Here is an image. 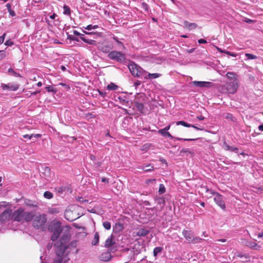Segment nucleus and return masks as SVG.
Returning a JSON list of instances; mask_svg holds the SVG:
<instances>
[{
  "instance_id": "nucleus-21",
  "label": "nucleus",
  "mask_w": 263,
  "mask_h": 263,
  "mask_svg": "<svg viewBox=\"0 0 263 263\" xmlns=\"http://www.w3.org/2000/svg\"><path fill=\"white\" fill-rule=\"evenodd\" d=\"M139 168L143 170L145 172H149L153 169V166L151 164H148L145 166H141Z\"/></svg>"
},
{
  "instance_id": "nucleus-40",
  "label": "nucleus",
  "mask_w": 263,
  "mask_h": 263,
  "mask_svg": "<svg viewBox=\"0 0 263 263\" xmlns=\"http://www.w3.org/2000/svg\"><path fill=\"white\" fill-rule=\"evenodd\" d=\"M6 56L5 52L4 50H0V60L3 59Z\"/></svg>"
},
{
  "instance_id": "nucleus-46",
  "label": "nucleus",
  "mask_w": 263,
  "mask_h": 263,
  "mask_svg": "<svg viewBox=\"0 0 263 263\" xmlns=\"http://www.w3.org/2000/svg\"><path fill=\"white\" fill-rule=\"evenodd\" d=\"M198 43L199 44H203V43H206V41L204 39H200L198 40Z\"/></svg>"
},
{
  "instance_id": "nucleus-33",
  "label": "nucleus",
  "mask_w": 263,
  "mask_h": 263,
  "mask_svg": "<svg viewBox=\"0 0 263 263\" xmlns=\"http://www.w3.org/2000/svg\"><path fill=\"white\" fill-rule=\"evenodd\" d=\"M225 149L228 150V151H234V152H235L236 153L237 152V151H238L237 148L234 147H232V146H229V145H226V146Z\"/></svg>"
},
{
  "instance_id": "nucleus-17",
  "label": "nucleus",
  "mask_w": 263,
  "mask_h": 263,
  "mask_svg": "<svg viewBox=\"0 0 263 263\" xmlns=\"http://www.w3.org/2000/svg\"><path fill=\"white\" fill-rule=\"evenodd\" d=\"M110 258V254L109 252H105L101 255V259L104 261H108Z\"/></svg>"
},
{
  "instance_id": "nucleus-34",
  "label": "nucleus",
  "mask_w": 263,
  "mask_h": 263,
  "mask_svg": "<svg viewBox=\"0 0 263 263\" xmlns=\"http://www.w3.org/2000/svg\"><path fill=\"white\" fill-rule=\"evenodd\" d=\"M44 174L46 177H49L50 176V170L48 167H46L44 168Z\"/></svg>"
},
{
  "instance_id": "nucleus-9",
  "label": "nucleus",
  "mask_w": 263,
  "mask_h": 263,
  "mask_svg": "<svg viewBox=\"0 0 263 263\" xmlns=\"http://www.w3.org/2000/svg\"><path fill=\"white\" fill-rule=\"evenodd\" d=\"M1 86L3 90L15 91L18 88L19 85L15 83H8L7 84H2Z\"/></svg>"
},
{
  "instance_id": "nucleus-47",
  "label": "nucleus",
  "mask_w": 263,
  "mask_h": 263,
  "mask_svg": "<svg viewBox=\"0 0 263 263\" xmlns=\"http://www.w3.org/2000/svg\"><path fill=\"white\" fill-rule=\"evenodd\" d=\"M32 138L33 137H34V138H40V137H41V134H32Z\"/></svg>"
},
{
  "instance_id": "nucleus-56",
  "label": "nucleus",
  "mask_w": 263,
  "mask_h": 263,
  "mask_svg": "<svg viewBox=\"0 0 263 263\" xmlns=\"http://www.w3.org/2000/svg\"><path fill=\"white\" fill-rule=\"evenodd\" d=\"M57 16V15L55 14V13H53V14L51 15L50 16V18L52 20H53L55 18V16Z\"/></svg>"
},
{
  "instance_id": "nucleus-41",
  "label": "nucleus",
  "mask_w": 263,
  "mask_h": 263,
  "mask_svg": "<svg viewBox=\"0 0 263 263\" xmlns=\"http://www.w3.org/2000/svg\"><path fill=\"white\" fill-rule=\"evenodd\" d=\"M242 21L243 22H245L247 23H253L254 22L253 20H250V19L247 18H243Z\"/></svg>"
},
{
  "instance_id": "nucleus-42",
  "label": "nucleus",
  "mask_w": 263,
  "mask_h": 263,
  "mask_svg": "<svg viewBox=\"0 0 263 263\" xmlns=\"http://www.w3.org/2000/svg\"><path fill=\"white\" fill-rule=\"evenodd\" d=\"M5 36H6V33H4L2 36H0V45L4 43Z\"/></svg>"
},
{
  "instance_id": "nucleus-37",
  "label": "nucleus",
  "mask_w": 263,
  "mask_h": 263,
  "mask_svg": "<svg viewBox=\"0 0 263 263\" xmlns=\"http://www.w3.org/2000/svg\"><path fill=\"white\" fill-rule=\"evenodd\" d=\"M136 107L139 110L142 111L143 108V105L142 103H137Z\"/></svg>"
},
{
  "instance_id": "nucleus-64",
  "label": "nucleus",
  "mask_w": 263,
  "mask_h": 263,
  "mask_svg": "<svg viewBox=\"0 0 263 263\" xmlns=\"http://www.w3.org/2000/svg\"><path fill=\"white\" fill-rule=\"evenodd\" d=\"M42 85V83L41 82H39L37 83V86L38 87H41Z\"/></svg>"
},
{
  "instance_id": "nucleus-2",
  "label": "nucleus",
  "mask_w": 263,
  "mask_h": 263,
  "mask_svg": "<svg viewBox=\"0 0 263 263\" xmlns=\"http://www.w3.org/2000/svg\"><path fill=\"white\" fill-rule=\"evenodd\" d=\"M128 68L131 73L135 77H140V74L142 68L134 63H130Z\"/></svg>"
},
{
  "instance_id": "nucleus-18",
  "label": "nucleus",
  "mask_w": 263,
  "mask_h": 263,
  "mask_svg": "<svg viewBox=\"0 0 263 263\" xmlns=\"http://www.w3.org/2000/svg\"><path fill=\"white\" fill-rule=\"evenodd\" d=\"M80 38L83 41L88 44L95 45L96 43V41L95 40L86 39L85 37H81Z\"/></svg>"
},
{
  "instance_id": "nucleus-20",
  "label": "nucleus",
  "mask_w": 263,
  "mask_h": 263,
  "mask_svg": "<svg viewBox=\"0 0 263 263\" xmlns=\"http://www.w3.org/2000/svg\"><path fill=\"white\" fill-rule=\"evenodd\" d=\"M149 231L145 229H140L137 232V235L139 236H144L148 233Z\"/></svg>"
},
{
  "instance_id": "nucleus-62",
  "label": "nucleus",
  "mask_w": 263,
  "mask_h": 263,
  "mask_svg": "<svg viewBox=\"0 0 263 263\" xmlns=\"http://www.w3.org/2000/svg\"><path fill=\"white\" fill-rule=\"evenodd\" d=\"M6 6H7V8H8V10H11V6H10V4H7L6 5Z\"/></svg>"
},
{
  "instance_id": "nucleus-44",
  "label": "nucleus",
  "mask_w": 263,
  "mask_h": 263,
  "mask_svg": "<svg viewBox=\"0 0 263 263\" xmlns=\"http://www.w3.org/2000/svg\"><path fill=\"white\" fill-rule=\"evenodd\" d=\"M23 137L24 138H28L29 139H31L32 138V134L31 135L26 134V135H23Z\"/></svg>"
},
{
  "instance_id": "nucleus-24",
  "label": "nucleus",
  "mask_w": 263,
  "mask_h": 263,
  "mask_svg": "<svg viewBox=\"0 0 263 263\" xmlns=\"http://www.w3.org/2000/svg\"><path fill=\"white\" fill-rule=\"evenodd\" d=\"M140 77L144 78L145 79H149V73L146 72V71L144 70L143 69L142 70V71L140 72Z\"/></svg>"
},
{
  "instance_id": "nucleus-32",
  "label": "nucleus",
  "mask_w": 263,
  "mask_h": 263,
  "mask_svg": "<svg viewBox=\"0 0 263 263\" xmlns=\"http://www.w3.org/2000/svg\"><path fill=\"white\" fill-rule=\"evenodd\" d=\"M162 250V248L161 247H156L154 250V255L155 256H157V255L160 253Z\"/></svg>"
},
{
  "instance_id": "nucleus-26",
  "label": "nucleus",
  "mask_w": 263,
  "mask_h": 263,
  "mask_svg": "<svg viewBox=\"0 0 263 263\" xmlns=\"http://www.w3.org/2000/svg\"><path fill=\"white\" fill-rule=\"evenodd\" d=\"M176 125H181L182 126H184L187 127H190L191 126V124H188L183 121H180L177 122L176 123Z\"/></svg>"
},
{
  "instance_id": "nucleus-61",
  "label": "nucleus",
  "mask_w": 263,
  "mask_h": 263,
  "mask_svg": "<svg viewBox=\"0 0 263 263\" xmlns=\"http://www.w3.org/2000/svg\"><path fill=\"white\" fill-rule=\"evenodd\" d=\"M40 91H34L33 92H31V95H36L37 93L40 92Z\"/></svg>"
},
{
  "instance_id": "nucleus-57",
  "label": "nucleus",
  "mask_w": 263,
  "mask_h": 263,
  "mask_svg": "<svg viewBox=\"0 0 263 263\" xmlns=\"http://www.w3.org/2000/svg\"><path fill=\"white\" fill-rule=\"evenodd\" d=\"M154 181H155V179H149V180L146 181V183H149L150 182H154Z\"/></svg>"
},
{
  "instance_id": "nucleus-43",
  "label": "nucleus",
  "mask_w": 263,
  "mask_h": 263,
  "mask_svg": "<svg viewBox=\"0 0 263 263\" xmlns=\"http://www.w3.org/2000/svg\"><path fill=\"white\" fill-rule=\"evenodd\" d=\"M46 89L48 91V92H52V91H54L52 86H47L46 87Z\"/></svg>"
},
{
  "instance_id": "nucleus-27",
  "label": "nucleus",
  "mask_w": 263,
  "mask_h": 263,
  "mask_svg": "<svg viewBox=\"0 0 263 263\" xmlns=\"http://www.w3.org/2000/svg\"><path fill=\"white\" fill-rule=\"evenodd\" d=\"M44 197L49 199L53 197V194L49 191H46L44 193Z\"/></svg>"
},
{
  "instance_id": "nucleus-59",
  "label": "nucleus",
  "mask_w": 263,
  "mask_h": 263,
  "mask_svg": "<svg viewBox=\"0 0 263 263\" xmlns=\"http://www.w3.org/2000/svg\"><path fill=\"white\" fill-rule=\"evenodd\" d=\"M170 127H171V126H170V125H168V126H166V127H165V128H164L163 129H164L165 130L167 131V130H168L170 129Z\"/></svg>"
},
{
  "instance_id": "nucleus-60",
  "label": "nucleus",
  "mask_w": 263,
  "mask_h": 263,
  "mask_svg": "<svg viewBox=\"0 0 263 263\" xmlns=\"http://www.w3.org/2000/svg\"><path fill=\"white\" fill-rule=\"evenodd\" d=\"M258 129L261 131H263V125H259L258 127Z\"/></svg>"
},
{
  "instance_id": "nucleus-55",
  "label": "nucleus",
  "mask_w": 263,
  "mask_h": 263,
  "mask_svg": "<svg viewBox=\"0 0 263 263\" xmlns=\"http://www.w3.org/2000/svg\"><path fill=\"white\" fill-rule=\"evenodd\" d=\"M236 255L241 258H242L243 257H245L246 258H247V256L246 255H242L240 254V253H238Z\"/></svg>"
},
{
  "instance_id": "nucleus-51",
  "label": "nucleus",
  "mask_w": 263,
  "mask_h": 263,
  "mask_svg": "<svg viewBox=\"0 0 263 263\" xmlns=\"http://www.w3.org/2000/svg\"><path fill=\"white\" fill-rule=\"evenodd\" d=\"M9 12L10 14L12 16H13L15 15V12L11 10H9Z\"/></svg>"
},
{
  "instance_id": "nucleus-14",
  "label": "nucleus",
  "mask_w": 263,
  "mask_h": 263,
  "mask_svg": "<svg viewBox=\"0 0 263 263\" xmlns=\"http://www.w3.org/2000/svg\"><path fill=\"white\" fill-rule=\"evenodd\" d=\"M33 217V214L31 212H24V220H25L26 221H29L32 219V218Z\"/></svg>"
},
{
  "instance_id": "nucleus-28",
  "label": "nucleus",
  "mask_w": 263,
  "mask_h": 263,
  "mask_svg": "<svg viewBox=\"0 0 263 263\" xmlns=\"http://www.w3.org/2000/svg\"><path fill=\"white\" fill-rule=\"evenodd\" d=\"M83 28L85 29H86V30H90L91 29H96L98 28V26L96 25H87L86 27H83Z\"/></svg>"
},
{
  "instance_id": "nucleus-45",
  "label": "nucleus",
  "mask_w": 263,
  "mask_h": 263,
  "mask_svg": "<svg viewBox=\"0 0 263 263\" xmlns=\"http://www.w3.org/2000/svg\"><path fill=\"white\" fill-rule=\"evenodd\" d=\"M142 8L145 10H147V9H148V6H147V5L146 4L143 3H142Z\"/></svg>"
},
{
  "instance_id": "nucleus-52",
  "label": "nucleus",
  "mask_w": 263,
  "mask_h": 263,
  "mask_svg": "<svg viewBox=\"0 0 263 263\" xmlns=\"http://www.w3.org/2000/svg\"><path fill=\"white\" fill-rule=\"evenodd\" d=\"M62 259L61 258H59V259L57 260H55L53 263H61Z\"/></svg>"
},
{
  "instance_id": "nucleus-8",
  "label": "nucleus",
  "mask_w": 263,
  "mask_h": 263,
  "mask_svg": "<svg viewBox=\"0 0 263 263\" xmlns=\"http://www.w3.org/2000/svg\"><path fill=\"white\" fill-rule=\"evenodd\" d=\"M12 210L10 209L5 210L0 216V220L2 222H6L10 219H13Z\"/></svg>"
},
{
  "instance_id": "nucleus-30",
  "label": "nucleus",
  "mask_w": 263,
  "mask_h": 263,
  "mask_svg": "<svg viewBox=\"0 0 263 263\" xmlns=\"http://www.w3.org/2000/svg\"><path fill=\"white\" fill-rule=\"evenodd\" d=\"M149 79H156L160 76V74L157 73H149Z\"/></svg>"
},
{
  "instance_id": "nucleus-11",
  "label": "nucleus",
  "mask_w": 263,
  "mask_h": 263,
  "mask_svg": "<svg viewBox=\"0 0 263 263\" xmlns=\"http://www.w3.org/2000/svg\"><path fill=\"white\" fill-rule=\"evenodd\" d=\"M182 234L189 242L194 241V239L192 233L191 231L184 230Z\"/></svg>"
},
{
  "instance_id": "nucleus-22",
  "label": "nucleus",
  "mask_w": 263,
  "mask_h": 263,
  "mask_svg": "<svg viewBox=\"0 0 263 263\" xmlns=\"http://www.w3.org/2000/svg\"><path fill=\"white\" fill-rule=\"evenodd\" d=\"M118 86L113 83H111L107 86V89L109 90H115L117 89Z\"/></svg>"
},
{
  "instance_id": "nucleus-10",
  "label": "nucleus",
  "mask_w": 263,
  "mask_h": 263,
  "mask_svg": "<svg viewBox=\"0 0 263 263\" xmlns=\"http://www.w3.org/2000/svg\"><path fill=\"white\" fill-rule=\"evenodd\" d=\"M192 83L199 87H210L212 86V83L210 82L195 81H193Z\"/></svg>"
},
{
  "instance_id": "nucleus-12",
  "label": "nucleus",
  "mask_w": 263,
  "mask_h": 263,
  "mask_svg": "<svg viewBox=\"0 0 263 263\" xmlns=\"http://www.w3.org/2000/svg\"><path fill=\"white\" fill-rule=\"evenodd\" d=\"M226 76L228 78L231 80V81H239L238 76L233 72H228L226 74Z\"/></svg>"
},
{
  "instance_id": "nucleus-16",
  "label": "nucleus",
  "mask_w": 263,
  "mask_h": 263,
  "mask_svg": "<svg viewBox=\"0 0 263 263\" xmlns=\"http://www.w3.org/2000/svg\"><path fill=\"white\" fill-rule=\"evenodd\" d=\"M158 132L164 137H168L171 139L173 138V137L170 134V133L166 130H165L164 129H160Z\"/></svg>"
},
{
  "instance_id": "nucleus-38",
  "label": "nucleus",
  "mask_w": 263,
  "mask_h": 263,
  "mask_svg": "<svg viewBox=\"0 0 263 263\" xmlns=\"http://www.w3.org/2000/svg\"><path fill=\"white\" fill-rule=\"evenodd\" d=\"M5 45L7 46H11L13 45V42L11 40H8L5 43Z\"/></svg>"
},
{
  "instance_id": "nucleus-39",
  "label": "nucleus",
  "mask_w": 263,
  "mask_h": 263,
  "mask_svg": "<svg viewBox=\"0 0 263 263\" xmlns=\"http://www.w3.org/2000/svg\"><path fill=\"white\" fill-rule=\"evenodd\" d=\"M177 140H182V141H194V140H196V139H183V138H176Z\"/></svg>"
},
{
  "instance_id": "nucleus-31",
  "label": "nucleus",
  "mask_w": 263,
  "mask_h": 263,
  "mask_svg": "<svg viewBox=\"0 0 263 263\" xmlns=\"http://www.w3.org/2000/svg\"><path fill=\"white\" fill-rule=\"evenodd\" d=\"M104 228L106 230H109L111 228V224L109 222L106 221L103 223Z\"/></svg>"
},
{
  "instance_id": "nucleus-1",
  "label": "nucleus",
  "mask_w": 263,
  "mask_h": 263,
  "mask_svg": "<svg viewBox=\"0 0 263 263\" xmlns=\"http://www.w3.org/2000/svg\"><path fill=\"white\" fill-rule=\"evenodd\" d=\"M49 230L52 233L51 239L53 241L57 239L62 231L60 222L57 221H51L49 226Z\"/></svg>"
},
{
  "instance_id": "nucleus-58",
  "label": "nucleus",
  "mask_w": 263,
  "mask_h": 263,
  "mask_svg": "<svg viewBox=\"0 0 263 263\" xmlns=\"http://www.w3.org/2000/svg\"><path fill=\"white\" fill-rule=\"evenodd\" d=\"M237 55V54L234 52H231L230 54V56H232L233 57H236Z\"/></svg>"
},
{
  "instance_id": "nucleus-19",
  "label": "nucleus",
  "mask_w": 263,
  "mask_h": 263,
  "mask_svg": "<svg viewBox=\"0 0 263 263\" xmlns=\"http://www.w3.org/2000/svg\"><path fill=\"white\" fill-rule=\"evenodd\" d=\"M248 246L254 249L255 250H259L260 249V246L257 245V244L255 242H250L249 243Z\"/></svg>"
},
{
  "instance_id": "nucleus-7",
  "label": "nucleus",
  "mask_w": 263,
  "mask_h": 263,
  "mask_svg": "<svg viewBox=\"0 0 263 263\" xmlns=\"http://www.w3.org/2000/svg\"><path fill=\"white\" fill-rule=\"evenodd\" d=\"M24 210L20 208L15 210L13 213L12 217L13 219L17 221H22L24 220Z\"/></svg>"
},
{
  "instance_id": "nucleus-48",
  "label": "nucleus",
  "mask_w": 263,
  "mask_h": 263,
  "mask_svg": "<svg viewBox=\"0 0 263 263\" xmlns=\"http://www.w3.org/2000/svg\"><path fill=\"white\" fill-rule=\"evenodd\" d=\"M59 85H62L63 86H65V87H66L68 89H70V87L68 86V85H67L65 83H60L59 84Z\"/></svg>"
},
{
  "instance_id": "nucleus-53",
  "label": "nucleus",
  "mask_w": 263,
  "mask_h": 263,
  "mask_svg": "<svg viewBox=\"0 0 263 263\" xmlns=\"http://www.w3.org/2000/svg\"><path fill=\"white\" fill-rule=\"evenodd\" d=\"M101 181H102V182H107V183H108V179H106V178H104V177L102 178V179H101Z\"/></svg>"
},
{
  "instance_id": "nucleus-6",
  "label": "nucleus",
  "mask_w": 263,
  "mask_h": 263,
  "mask_svg": "<svg viewBox=\"0 0 263 263\" xmlns=\"http://www.w3.org/2000/svg\"><path fill=\"white\" fill-rule=\"evenodd\" d=\"M239 85V81L235 80V81H231L228 83L226 87L227 91L230 93H234L236 92Z\"/></svg>"
},
{
  "instance_id": "nucleus-50",
  "label": "nucleus",
  "mask_w": 263,
  "mask_h": 263,
  "mask_svg": "<svg viewBox=\"0 0 263 263\" xmlns=\"http://www.w3.org/2000/svg\"><path fill=\"white\" fill-rule=\"evenodd\" d=\"M191 127H193L194 128H195V129H196L197 130H202V128L198 127H197V126H195L194 125H191Z\"/></svg>"
},
{
  "instance_id": "nucleus-49",
  "label": "nucleus",
  "mask_w": 263,
  "mask_h": 263,
  "mask_svg": "<svg viewBox=\"0 0 263 263\" xmlns=\"http://www.w3.org/2000/svg\"><path fill=\"white\" fill-rule=\"evenodd\" d=\"M216 48L220 52L224 53V52H225V50H223L221 49V48H219L218 47H216Z\"/></svg>"
},
{
  "instance_id": "nucleus-29",
  "label": "nucleus",
  "mask_w": 263,
  "mask_h": 263,
  "mask_svg": "<svg viewBox=\"0 0 263 263\" xmlns=\"http://www.w3.org/2000/svg\"><path fill=\"white\" fill-rule=\"evenodd\" d=\"M165 192V188L163 184H160L159 185V188L158 190V193L159 194H162L164 193Z\"/></svg>"
},
{
  "instance_id": "nucleus-54",
  "label": "nucleus",
  "mask_w": 263,
  "mask_h": 263,
  "mask_svg": "<svg viewBox=\"0 0 263 263\" xmlns=\"http://www.w3.org/2000/svg\"><path fill=\"white\" fill-rule=\"evenodd\" d=\"M71 213V211H69V210H67L66 211L65 213V216H69V215Z\"/></svg>"
},
{
  "instance_id": "nucleus-5",
  "label": "nucleus",
  "mask_w": 263,
  "mask_h": 263,
  "mask_svg": "<svg viewBox=\"0 0 263 263\" xmlns=\"http://www.w3.org/2000/svg\"><path fill=\"white\" fill-rule=\"evenodd\" d=\"M206 191L208 192H210L211 194L215 195L214 201L218 206H219L222 209H225V204L221 195L217 193H214L212 191L209 190L208 189L206 190Z\"/></svg>"
},
{
  "instance_id": "nucleus-25",
  "label": "nucleus",
  "mask_w": 263,
  "mask_h": 263,
  "mask_svg": "<svg viewBox=\"0 0 263 263\" xmlns=\"http://www.w3.org/2000/svg\"><path fill=\"white\" fill-rule=\"evenodd\" d=\"M99 241V235L98 233H96L95 234L94 239L92 242L93 245H96L98 243Z\"/></svg>"
},
{
  "instance_id": "nucleus-4",
  "label": "nucleus",
  "mask_w": 263,
  "mask_h": 263,
  "mask_svg": "<svg viewBox=\"0 0 263 263\" xmlns=\"http://www.w3.org/2000/svg\"><path fill=\"white\" fill-rule=\"evenodd\" d=\"M108 57L111 60H116L118 62H123L125 60V55L120 52L113 51L110 52Z\"/></svg>"
},
{
  "instance_id": "nucleus-35",
  "label": "nucleus",
  "mask_w": 263,
  "mask_h": 263,
  "mask_svg": "<svg viewBox=\"0 0 263 263\" xmlns=\"http://www.w3.org/2000/svg\"><path fill=\"white\" fill-rule=\"evenodd\" d=\"M245 55L248 58V59L253 60L257 59V57L251 53H246Z\"/></svg>"
},
{
  "instance_id": "nucleus-23",
  "label": "nucleus",
  "mask_w": 263,
  "mask_h": 263,
  "mask_svg": "<svg viewBox=\"0 0 263 263\" xmlns=\"http://www.w3.org/2000/svg\"><path fill=\"white\" fill-rule=\"evenodd\" d=\"M64 12L63 13L65 15H70L71 13L70 8L67 6L64 5L63 7Z\"/></svg>"
},
{
  "instance_id": "nucleus-15",
  "label": "nucleus",
  "mask_w": 263,
  "mask_h": 263,
  "mask_svg": "<svg viewBox=\"0 0 263 263\" xmlns=\"http://www.w3.org/2000/svg\"><path fill=\"white\" fill-rule=\"evenodd\" d=\"M183 24H184V27H185L186 28H187L190 30L194 29L196 28L197 27V25L196 24L190 23L187 21L184 22Z\"/></svg>"
},
{
  "instance_id": "nucleus-3",
  "label": "nucleus",
  "mask_w": 263,
  "mask_h": 263,
  "mask_svg": "<svg viewBox=\"0 0 263 263\" xmlns=\"http://www.w3.org/2000/svg\"><path fill=\"white\" fill-rule=\"evenodd\" d=\"M46 218L45 215L36 216L33 220V224L34 227L39 228L42 227L46 222Z\"/></svg>"
},
{
  "instance_id": "nucleus-63",
  "label": "nucleus",
  "mask_w": 263,
  "mask_h": 263,
  "mask_svg": "<svg viewBox=\"0 0 263 263\" xmlns=\"http://www.w3.org/2000/svg\"><path fill=\"white\" fill-rule=\"evenodd\" d=\"M197 118L199 120H203L204 119V117H202V116H199V117H198Z\"/></svg>"
},
{
  "instance_id": "nucleus-13",
  "label": "nucleus",
  "mask_w": 263,
  "mask_h": 263,
  "mask_svg": "<svg viewBox=\"0 0 263 263\" xmlns=\"http://www.w3.org/2000/svg\"><path fill=\"white\" fill-rule=\"evenodd\" d=\"M115 243V241L113 238V236L111 235L105 241V247L109 248L113 246Z\"/></svg>"
},
{
  "instance_id": "nucleus-36",
  "label": "nucleus",
  "mask_w": 263,
  "mask_h": 263,
  "mask_svg": "<svg viewBox=\"0 0 263 263\" xmlns=\"http://www.w3.org/2000/svg\"><path fill=\"white\" fill-rule=\"evenodd\" d=\"M77 200L79 201L81 203H88L89 201L88 200H84L83 198L81 197H78L77 198Z\"/></svg>"
}]
</instances>
